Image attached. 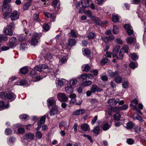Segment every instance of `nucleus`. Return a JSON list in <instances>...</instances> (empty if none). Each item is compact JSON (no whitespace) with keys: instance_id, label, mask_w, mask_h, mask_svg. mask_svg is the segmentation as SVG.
Listing matches in <instances>:
<instances>
[{"instance_id":"obj_60","label":"nucleus","mask_w":146,"mask_h":146,"mask_svg":"<svg viewBox=\"0 0 146 146\" xmlns=\"http://www.w3.org/2000/svg\"><path fill=\"white\" fill-rule=\"evenodd\" d=\"M124 56L123 53L121 51V50L119 53L118 56H117V58H118L119 59H122L123 58Z\"/></svg>"},{"instance_id":"obj_49","label":"nucleus","mask_w":146,"mask_h":146,"mask_svg":"<svg viewBox=\"0 0 146 146\" xmlns=\"http://www.w3.org/2000/svg\"><path fill=\"white\" fill-rule=\"evenodd\" d=\"M31 2H29L26 3L25 4L23 7V8L24 10H27L29 8V6L31 5Z\"/></svg>"},{"instance_id":"obj_5","label":"nucleus","mask_w":146,"mask_h":146,"mask_svg":"<svg viewBox=\"0 0 146 146\" xmlns=\"http://www.w3.org/2000/svg\"><path fill=\"white\" fill-rule=\"evenodd\" d=\"M57 97L58 100L61 102L62 101H65L67 100V97L63 93H58L57 95Z\"/></svg>"},{"instance_id":"obj_56","label":"nucleus","mask_w":146,"mask_h":146,"mask_svg":"<svg viewBox=\"0 0 146 146\" xmlns=\"http://www.w3.org/2000/svg\"><path fill=\"white\" fill-rule=\"evenodd\" d=\"M118 17L116 15H113L112 17V21L113 22L116 23L118 21Z\"/></svg>"},{"instance_id":"obj_15","label":"nucleus","mask_w":146,"mask_h":146,"mask_svg":"<svg viewBox=\"0 0 146 146\" xmlns=\"http://www.w3.org/2000/svg\"><path fill=\"white\" fill-rule=\"evenodd\" d=\"M119 101V99L118 98H117L116 99L112 98L108 100V102L109 104L111 105H115L117 104Z\"/></svg>"},{"instance_id":"obj_33","label":"nucleus","mask_w":146,"mask_h":146,"mask_svg":"<svg viewBox=\"0 0 146 146\" xmlns=\"http://www.w3.org/2000/svg\"><path fill=\"white\" fill-rule=\"evenodd\" d=\"M122 87L123 88L127 89L129 87V84L127 81H124L122 83Z\"/></svg>"},{"instance_id":"obj_11","label":"nucleus","mask_w":146,"mask_h":146,"mask_svg":"<svg viewBox=\"0 0 146 146\" xmlns=\"http://www.w3.org/2000/svg\"><path fill=\"white\" fill-rule=\"evenodd\" d=\"M59 125L61 129L64 127L65 129L68 130L69 126V125H67L66 122L64 121H62L61 123H59Z\"/></svg>"},{"instance_id":"obj_40","label":"nucleus","mask_w":146,"mask_h":146,"mask_svg":"<svg viewBox=\"0 0 146 146\" xmlns=\"http://www.w3.org/2000/svg\"><path fill=\"white\" fill-rule=\"evenodd\" d=\"M122 77L119 76L116 77L114 79L115 82L118 84L121 83L122 82Z\"/></svg>"},{"instance_id":"obj_48","label":"nucleus","mask_w":146,"mask_h":146,"mask_svg":"<svg viewBox=\"0 0 146 146\" xmlns=\"http://www.w3.org/2000/svg\"><path fill=\"white\" fill-rule=\"evenodd\" d=\"M100 131V128L98 126L95 127L93 130V132L95 134H97V135L99 134Z\"/></svg>"},{"instance_id":"obj_38","label":"nucleus","mask_w":146,"mask_h":146,"mask_svg":"<svg viewBox=\"0 0 146 146\" xmlns=\"http://www.w3.org/2000/svg\"><path fill=\"white\" fill-rule=\"evenodd\" d=\"M138 64L137 62H131L129 64V66L132 69H135L137 67Z\"/></svg>"},{"instance_id":"obj_22","label":"nucleus","mask_w":146,"mask_h":146,"mask_svg":"<svg viewBox=\"0 0 146 146\" xmlns=\"http://www.w3.org/2000/svg\"><path fill=\"white\" fill-rule=\"evenodd\" d=\"M65 88L66 92L68 94L72 93L74 91V88L72 87V86H67Z\"/></svg>"},{"instance_id":"obj_41","label":"nucleus","mask_w":146,"mask_h":146,"mask_svg":"<svg viewBox=\"0 0 146 146\" xmlns=\"http://www.w3.org/2000/svg\"><path fill=\"white\" fill-rule=\"evenodd\" d=\"M128 108V106L127 104L117 107L118 109L119 110H126Z\"/></svg>"},{"instance_id":"obj_51","label":"nucleus","mask_w":146,"mask_h":146,"mask_svg":"<svg viewBox=\"0 0 146 146\" xmlns=\"http://www.w3.org/2000/svg\"><path fill=\"white\" fill-rule=\"evenodd\" d=\"M131 55V58L133 60H136L138 58V56L135 53H132Z\"/></svg>"},{"instance_id":"obj_52","label":"nucleus","mask_w":146,"mask_h":146,"mask_svg":"<svg viewBox=\"0 0 146 146\" xmlns=\"http://www.w3.org/2000/svg\"><path fill=\"white\" fill-rule=\"evenodd\" d=\"M92 83V82L91 81L89 80L84 82L82 84L85 86H89Z\"/></svg>"},{"instance_id":"obj_61","label":"nucleus","mask_w":146,"mask_h":146,"mask_svg":"<svg viewBox=\"0 0 146 146\" xmlns=\"http://www.w3.org/2000/svg\"><path fill=\"white\" fill-rule=\"evenodd\" d=\"M83 136L84 137H86L87 138V139L90 141L91 142H93V140H92V138L90 136L85 134L83 135Z\"/></svg>"},{"instance_id":"obj_34","label":"nucleus","mask_w":146,"mask_h":146,"mask_svg":"<svg viewBox=\"0 0 146 146\" xmlns=\"http://www.w3.org/2000/svg\"><path fill=\"white\" fill-rule=\"evenodd\" d=\"M48 116V115L46 114H45L41 117L40 120L39 122H38V123H40L41 124H44L45 121L46 117Z\"/></svg>"},{"instance_id":"obj_21","label":"nucleus","mask_w":146,"mask_h":146,"mask_svg":"<svg viewBox=\"0 0 146 146\" xmlns=\"http://www.w3.org/2000/svg\"><path fill=\"white\" fill-rule=\"evenodd\" d=\"M30 69L29 67H24L20 69V72L22 74H25L28 72Z\"/></svg>"},{"instance_id":"obj_59","label":"nucleus","mask_w":146,"mask_h":146,"mask_svg":"<svg viewBox=\"0 0 146 146\" xmlns=\"http://www.w3.org/2000/svg\"><path fill=\"white\" fill-rule=\"evenodd\" d=\"M87 74H82L80 76V78L83 79V80H84L86 79L87 78Z\"/></svg>"},{"instance_id":"obj_19","label":"nucleus","mask_w":146,"mask_h":146,"mask_svg":"<svg viewBox=\"0 0 146 146\" xmlns=\"http://www.w3.org/2000/svg\"><path fill=\"white\" fill-rule=\"evenodd\" d=\"M47 102L48 103V106H55L56 102L54 100V98H50L47 100Z\"/></svg>"},{"instance_id":"obj_46","label":"nucleus","mask_w":146,"mask_h":146,"mask_svg":"<svg viewBox=\"0 0 146 146\" xmlns=\"http://www.w3.org/2000/svg\"><path fill=\"white\" fill-rule=\"evenodd\" d=\"M38 42L37 39L32 38L31 41V44L32 45L35 46L37 44Z\"/></svg>"},{"instance_id":"obj_32","label":"nucleus","mask_w":146,"mask_h":146,"mask_svg":"<svg viewBox=\"0 0 146 146\" xmlns=\"http://www.w3.org/2000/svg\"><path fill=\"white\" fill-rule=\"evenodd\" d=\"M109 75L111 77H114L117 75H118L119 74V73L117 71H115L113 72L111 71H110L108 72Z\"/></svg>"},{"instance_id":"obj_36","label":"nucleus","mask_w":146,"mask_h":146,"mask_svg":"<svg viewBox=\"0 0 146 146\" xmlns=\"http://www.w3.org/2000/svg\"><path fill=\"white\" fill-rule=\"evenodd\" d=\"M44 58L46 60V61H49L52 58V56L49 52H48L45 54L44 56Z\"/></svg>"},{"instance_id":"obj_18","label":"nucleus","mask_w":146,"mask_h":146,"mask_svg":"<svg viewBox=\"0 0 146 146\" xmlns=\"http://www.w3.org/2000/svg\"><path fill=\"white\" fill-rule=\"evenodd\" d=\"M9 107V104L8 103H5L2 101H0V108L2 109H7Z\"/></svg>"},{"instance_id":"obj_53","label":"nucleus","mask_w":146,"mask_h":146,"mask_svg":"<svg viewBox=\"0 0 146 146\" xmlns=\"http://www.w3.org/2000/svg\"><path fill=\"white\" fill-rule=\"evenodd\" d=\"M42 134L40 131H37L36 133V137L38 139H40L42 137Z\"/></svg>"},{"instance_id":"obj_14","label":"nucleus","mask_w":146,"mask_h":146,"mask_svg":"<svg viewBox=\"0 0 146 146\" xmlns=\"http://www.w3.org/2000/svg\"><path fill=\"white\" fill-rule=\"evenodd\" d=\"M58 110L56 106H55L53 107L52 109L50 110V115L53 116L55 114H57Z\"/></svg>"},{"instance_id":"obj_35","label":"nucleus","mask_w":146,"mask_h":146,"mask_svg":"<svg viewBox=\"0 0 146 146\" xmlns=\"http://www.w3.org/2000/svg\"><path fill=\"white\" fill-rule=\"evenodd\" d=\"M82 70L85 72H88L90 69V66L88 64L84 65L82 66Z\"/></svg>"},{"instance_id":"obj_9","label":"nucleus","mask_w":146,"mask_h":146,"mask_svg":"<svg viewBox=\"0 0 146 146\" xmlns=\"http://www.w3.org/2000/svg\"><path fill=\"white\" fill-rule=\"evenodd\" d=\"M67 82L71 86H75L77 83V80L75 78H72L68 81H67Z\"/></svg>"},{"instance_id":"obj_45","label":"nucleus","mask_w":146,"mask_h":146,"mask_svg":"<svg viewBox=\"0 0 146 146\" xmlns=\"http://www.w3.org/2000/svg\"><path fill=\"white\" fill-rule=\"evenodd\" d=\"M26 81L25 80H22L20 82H17L15 83V85H23L25 84Z\"/></svg>"},{"instance_id":"obj_17","label":"nucleus","mask_w":146,"mask_h":146,"mask_svg":"<svg viewBox=\"0 0 146 146\" xmlns=\"http://www.w3.org/2000/svg\"><path fill=\"white\" fill-rule=\"evenodd\" d=\"M85 110L83 109H80L74 111L73 113L74 115H78L82 114L85 112Z\"/></svg>"},{"instance_id":"obj_29","label":"nucleus","mask_w":146,"mask_h":146,"mask_svg":"<svg viewBox=\"0 0 146 146\" xmlns=\"http://www.w3.org/2000/svg\"><path fill=\"white\" fill-rule=\"evenodd\" d=\"M132 117L134 119H137L141 122H143V120L141 117L136 113H135L133 115Z\"/></svg>"},{"instance_id":"obj_57","label":"nucleus","mask_w":146,"mask_h":146,"mask_svg":"<svg viewBox=\"0 0 146 146\" xmlns=\"http://www.w3.org/2000/svg\"><path fill=\"white\" fill-rule=\"evenodd\" d=\"M42 27L43 29L45 31H47L49 29V25L47 24H44Z\"/></svg>"},{"instance_id":"obj_58","label":"nucleus","mask_w":146,"mask_h":146,"mask_svg":"<svg viewBox=\"0 0 146 146\" xmlns=\"http://www.w3.org/2000/svg\"><path fill=\"white\" fill-rule=\"evenodd\" d=\"M94 36V34L92 32H90L89 35L87 36L88 39H92L93 38Z\"/></svg>"},{"instance_id":"obj_8","label":"nucleus","mask_w":146,"mask_h":146,"mask_svg":"<svg viewBox=\"0 0 146 146\" xmlns=\"http://www.w3.org/2000/svg\"><path fill=\"white\" fill-rule=\"evenodd\" d=\"M3 31L4 33L6 35H9L11 36L13 34L12 30L9 28V27L8 25L4 28Z\"/></svg>"},{"instance_id":"obj_28","label":"nucleus","mask_w":146,"mask_h":146,"mask_svg":"<svg viewBox=\"0 0 146 146\" xmlns=\"http://www.w3.org/2000/svg\"><path fill=\"white\" fill-rule=\"evenodd\" d=\"M132 117L134 119H137L141 122H143V120L141 117L136 113H135L133 115Z\"/></svg>"},{"instance_id":"obj_4","label":"nucleus","mask_w":146,"mask_h":146,"mask_svg":"<svg viewBox=\"0 0 146 146\" xmlns=\"http://www.w3.org/2000/svg\"><path fill=\"white\" fill-rule=\"evenodd\" d=\"M10 13L9 14V17H8L9 18V17H10L11 20L12 21H14L17 19H18L19 18V14L18 13V12L16 11H13L11 14V15L10 16V13ZM4 19H6L8 18H5L4 17Z\"/></svg>"},{"instance_id":"obj_39","label":"nucleus","mask_w":146,"mask_h":146,"mask_svg":"<svg viewBox=\"0 0 146 146\" xmlns=\"http://www.w3.org/2000/svg\"><path fill=\"white\" fill-rule=\"evenodd\" d=\"M33 37L32 38H36L37 40L41 36L40 33H33Z\"/></svg>"},{"instance_id":"obj_43","label":"nucleus","mask_w":146,"mask_h":146,"mask_svg":"<svg viewBox=\"0 0 146 146\" xmlns=\"http://www.w3.org/2000/svg\"><path fill=\"white\" fill-rule=\"evenodd\" d=\"M101 38L102 40L104 41L106 43H107L108 41V40H112L114 38V37L113 36H112V37L111 38L108 36V37H103L102 36Z\"/></svg>"},{"instance_id":"obj_37","label":"nucleus","mask_w":146,"mask_h":146,"mask_svg":"<svg viewBox=\"0 0 146 146\" xmlns=\"http://www.w3.org/2000/svg\"><path fill=\"white\" fill-rule=\"evenodd\" d=\"M134 125L132 122L129 121L127 123L126 128L127 129H130L133 128Z\"/></svg>"},{"instance_id":"obj_12","label":"nucleus","mask_w":146,"mask_h":146,"mask_svg":"<svg viewBox=\"0 0 146 146\" xmlns=\"http://www.w3.org/2000/svg\"><path fill=\"white\" fill-rule=\"evenodd\" d=\"M90 90L92 93H95L96 92H101L102 91V89L98 87L96 85H93Z\"/></svg>"},{"instance_id":"obj_63","label":"nucleus","mask_w":146,"mask_h":146,"mask_svg":"<svg viewBox=\"0 0 146 146\" xmlns=\"http://www.w3.org/2000/svg\"><path fill=\"white\" fill-rule=\"evenodd\" d=\"M18 131L20 133H23L25 132V129L24 128L20 127L18 129Z\"/></svg>"},{"instance_id":"obj_6","label":"nucleus","mask_w":146,"mask_h":146,"mask_svg":"<svg viewBox=\"0 0 146 146\" xmlns=\"http://www.w3.org/2000/svg\"><path fill=\"white\" fill-rule=\"evenodd\" d=\"M52 5L55 10H58L60 5V3L59 0H53L52 3Z\"/></svg>"},{"instance_id":"obj_27","label":"nucleus","mask_w":146,"mask_h":146,"mask_svg":"<svg viewBox=\"0 0 146 146\" xmlns=\"http://www.w3.org/2000/svg\"><path fill=\"white\" fill-rule=\"evenodd\" d=\"M44 15L48 18H50L53 19V21H54V19L56 17V16L55 14H52L49 13H47L46 12H44Z\"/></svg>"},{"instance_id":"obj_25","label":"nucleus","mask_w":146,"mask_h":146,"mask_svg":"<svg viewBox=\"0 0 146 146\" xmlns=\"http://www.w3.org/2000/svg\"><path fill=\"white\" fill-rule=\"evenodd\" d=\"M10 44L11 47H13L16 45L17 40L15 37H12L10 40Z\"/></svg>"},{"instance_id":"obj_7","label":"nucleus","mask_w":146,"mask_h":146,"mask_svg":"<svg viewBox=\"0 0 146 146\" xmlns=\"http://www.w3.org/2000/svg\"><path fill=\"white\" fill-rule=\"evenodd\" d=\"M111 121H104L103 126V129L104 130H107L109 129L111 127Z\"/></svg>"},{"instance_id":"obj_2","label":"nucleus","mask_w":146,"mask_h":146,"mask_svg":"<svg viewBox=\"0 0 146 146\" xmlns=\"http://www.w3.org/2000/svg\"><path fill=\"white\" fill-rule=\"evenodd\" d=\"M16 97V95L13 92L7 91V92L0 93V98L3 99H8L11 101H13Z\"/></svg>"},{"instance_id":"obj_24","label":"nucleus","mask_w":146,"mask_h":146,"mask_svg":"<svg viewBox=\"0 0 146 146\" xmlns=\"http://www.w3.org/2000/svg\"><path fill=\"white\" fill-rule=\"evenodd\" d=\"M126 41L127 43L128 44H131L132 43H135L136 40L135 37L132 38L131 37H129L127 38L126 39Z\"/></svg>"},{"instance_id":"obj_54","label":"nucleus","mask_w":146,"mask_h":146,"mask_svg":"<svg viewBox=\"0 0 146 146\" xmlns=\"http://www.w3.org/2000/svg\"><path fill=\"white\" fill-rule=\"evenodd\" d=\"M19 117L20 119L25 120L27 119L28 116L26 114H22Z\"/></svg>"},{"instance_id":"obj_31","label":"nucleus","mask_w":146,"mask_h":146,"mask_svg":"<svg viewBox=\"0 0 146 146\" xmlns=\"http://www.w3.org/2000/svg\"><path fill=\"white\" fill-rule=\"evenodd\" d=\"M76 41L75 39L72 38L70 39L69 40L68 44L71 46H74L76 44Z\"/></svg>"},{"instance_id":"obj_42","label":"nucleus","mask_w":146,"mask_h":146,"mask_svg":"<svg viewBox=\"0 0 146 146\" xmlns=\"http://www.w3.org/2000/svg\"><path fill=\"white\" fill-rule=\"evenodd\" d=\"M128 50L129 47L128 46L126 45L121 48V51L123 53L124 52L128 53Z\"/></svg>"},{"instance_id":"obj_47","label":"nucleus","mask_w":146,"mask_h":146,"mask_svg":"<svg viewBox=\"0 0 146 146\" xmlns=\"http://www.w3.org/2000/svg\"><path fill=\"white\" fill-rule=\"evenodd\" d=\"M121 118V115L119 113H117L114 115L113 119L116 120H119Z\"/></svg>"},{"instance_id":"obj_16","label":"nucleus","mask_w":146,"mask_h":146,"mask_svg":"<svg viewBox=\"0 0 146 146\" xmlns=\"http://www.w3.org/2000/svg\"><path fill=\"white\" fill-rule=\"evenodd\" d=\"M34 135L31 133H26L24 136V138L28 140H32L34 139Z\"/></svg>"},{"instance_id":"obj_50","label":"nucleus","mask_w":146,"mask_h":146,"mask_svg":"<svg viewBox=\"0 0 146 146\" xmlns=\"http://www.w3.org/2000/svg\"><path fill=\"white\" fill-rule=\"evenodd\" d=\"M113 32L114 34H116L119 33V30L118 29L117 27L116 26H113Z\"/></svg>"},{"instance_id":"obj_1","label":"nucleus","mask_w":146,"mask_h":146,"mask_svg":"<svg viewBox=\"0 0 146 146\" xmlns=\"http://www.w3.org/2000/svg\"><path fill=\"white\" fill-rule=\"evenodd\" d=\"M11 1V0H5L3 2L2 11L3 13V17L5 18L9 17V13L11 12V7L8 4V3H10Z\"/></svg>"},{"instance_id":"obj_30","label":"nucleus","mask_w":146,"mask_h":146,"mask_svg":"<svg viewBox=\"0 0 146 146\" xmlns=\"http://www.w3.org/2000/svg\"><path fill=\"white\" fill-rule=\"evenodd\" d=\"M15 140V138L13 137H11L7 141V143L8 144L10 145H12Z\"/></svg>"},{"instance_id":"obj_10","label":"nucleus","mask_w":146,"mask_h":146,"mask_svg":"<svg viewBox=\"0 0 146 146\" xmlns=\"http://www.w3.org/2000/svg\"><path fill=\"white\" fill-rule=\"evenodd\" d=\"M120 46H117L114 48L112 54L113 57H117V55Z\"/></svg>"},{"instance_id":"obj_44","label":"nucleus","mask_w":146,"mask_h":146,"mask_svg":"<svg viewBox=\"0 0 146 146\" xmlns=\"http://www.w3.org/2000/svg\"><path fill=\"white\" fill-rule=\"evenodd\" d=\"M7 40V37L5 35L0 34V42Z\"/></svg>"},{"instance_id":"obj_23","label":"nucleus","mask_w":146,"mask_h":146,"mask_svg":"<svg viewBox=\"0 0 146 146\" xmlns=\"http://www.w3.org/2000/svg\"><path fill=\"white\" fill-rule=\"evenodd\" d=\"M68 57L67 55L63 54L61 56V59L60 61V63L62 64L66 62L68 60Z\"/></svg>"},{"instance_id":"obj_55","label":"nucleus","mask_w":146,"mask_h":146,"mask_svg":"<svg viewBox=\"0 0 146 146\" xmlns=\"http://www.w3.org/2000/svg\"><path fill=\"white\" fill-rule=\"evenodd\" d=\"M108 60V59L106 58H103L101 61L100 63L101 65H103L105 63L107 62Z\"/></svg>"},{"instance_id":"obj_20","label":"nucleus","mask_w":146,"mask_h":146,"mask_svg":"<svg viewBox=\"0 0 146 146\" xmlns=\"http://www.w3.org/2000/svg\"><path fill=\"white\" fill-rule=\"evenodd\" d=\"M81 128L83 131H89L90 130L89 125L86 123L82 124L81 126Z\"/></svg>"},{"instance_id":"obj_64","label":"nucleus","mask_w":146,"mask_h":146,"mask_svg":"<svg viewBox=\"0 0 146 146\" xmlns=\"http://www.w3.org/2000/svg\"><path fill=\"white\" fill-rule=\"evenodd\" d=\"M127 143L130 145H131L134 143V141L131 139H129L127 140Z\"/></svg>"},{"instance_id":"obj_13","label":"nucleus","mask_w":146,"mask_h":146,"mask_svg":"<svg viewBox=\"0 0 146 146\" xmlns=\"http://www.w3.org/2000/svg\"><path fill=\"white\" fill-rule=\"evenodd\" d=\"M81 4L84 9L86 8L89 6V0H82L81 2Z\"/></svg>"},{"instance_id":"obj_3","label":"nucleus","mask_w":146,"mask_h":146,"mask_svg":"<svg viewBox=\"0 0 146 146\" xmlns=\"http://www.w3.org/2000/svg\"><path fill=\"white\" fill-rule=\"evenodd\" d=\"M84 12L85 14L90 17V19L93 20L96 24L100 25L102 24L101 21L98 18L92 16V13L90 10H85L84 11Z\"/></svg>"},{"instance_id":"obj_26","label":"nucleus","mask_w":146,"mask_h":146,"mask_svg":"<svg viewBox=\"0 0 146 146\" xmlns=\"http://www.w3.org/2000/svg\"><path fill=\"white\" fill-rule=\"evenodd\" d=\"M66 82H67V80L65 79L60 80L58 79L56 80V84H57L58 85L61 86H62Z\"/></svg>"},{"instance_id":"obj_62","label":"nucleus","mask_w":146,"mask_h":146,"mask_svg":"<svg viewBox=\"0 0 146 146\" xmlns=\"http://www.w3.org/2000/svg\"><path fill=\"white\" fill-rule=\"evenodd\" d=\"M70 34L71 36L74 37H77V35L74 31L73 30H72L70 31Z\"/></svg>"}]
</instances>
